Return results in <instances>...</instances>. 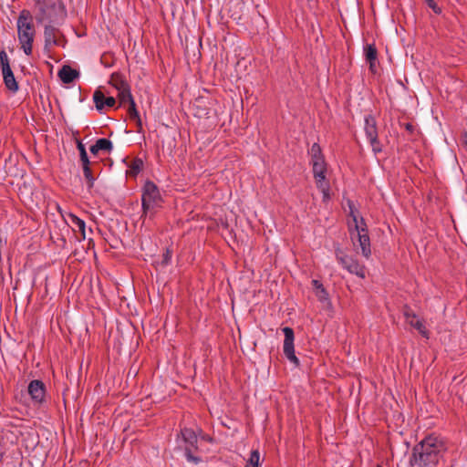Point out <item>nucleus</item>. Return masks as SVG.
Masks as SVG:
<instances>
[{
    "label": "nucleus",
    "instance_id": "f257e3e1",
    "mask_svg": "<svg viewBox=\"0 0 467 467\" xmlns=\"http://www.w3.org/2000/svg\"><path fill=\"white\" fill-rule=\"evenodd\" d=\"M447 450L444 440L435 434L426 436L416 444L410 457L411 467H434Z\"/></svg>",
    "mask_w": 467,
    "mask_h": 467
},
{
    "label": "nucleus",
    "instance_id": "f03ea898",
    "mask_svg": "<svg viewBox=\"0 0 467 467\" xmlns=\"http://www.w3.org/2000/svg\"><path fill=\"white\" fill-rule=\"evenodd\" d=\"M17 40L20 48L26 56L33 54V45L36 36L34 18L28 9H22L16 19Z\"/></svg>",
    "mask_w": 467,
    "mask_h": 467
},
{
    "label": "nucleus",
    "instance_id": "7ed1b4c3",
    "mask_svg": "<svg viewBox=\"0 0 467 467\" xmlns=\"http://www.w3.org/2000/svg\"><path fill=\"white\" fill-rule=\"evenodd\" d=\"M50 8L57 10V15L56 18H50L49 22L44 26L45 52H50L53 47L60 45V36H63V35L61 31L54 26V24H59V22H63L67 17V9L63 1H57L50 5Z\"/></svg>",
    "mask_w": 467,
    "mask_h": 467
},
{
    "label": "nucleus",
    "instance_id": "20e7f679",
    "mask_svg": "<svg viewBox=\"0 0 467 467\" xmlns=\"http://www.w3.org/2000/svg\"><path fill=\"white\" fill-rule=\"evenodd\" d=\"M161 202L162 198L159 188L153 182L147 181L142 188L141 193V217H153L157 209L161 206Z\"/></svg>",
    "mask_w": 467,
    "mask_h": 467
},
{
    "label": "nucleus",
    "instance_id": "39448f33",
    "mask_svg": "<svg viewBox=\"0 0 467 467\" xmlns=\"http://www.w3.org/2000/svg\"><path fill=\"white\" fill-rule=\"evenodd\" d=\"M181 437L184 450V455L189 462L198 464L202 460L195 456L194 452L198 450V437L195 431L191 428H183L181 430Z\"/></svg>",
    "mask_w": 467,
    "mask_h": 467
},
{
    "label": "nucleus",
    "instance_id": "423d86ee",
    "mask_svg": "<svg viewBox=\"0 0 467 467\" xmlns=\"http://www.w3.org/2000/svg\"><path fill=\"white\" fill-rule=\"evenodd\" d=\"M350 215L353 218L354 223H355V231L358 234V241L359 244V246L361 248V253L364 257L367 259L371 254V249H370V240L368 234V229L366 228V223L364 222L363 218H360V223L358 221V217L355 214L352 207L350 206Z\"/></svg>",
    "mask_w": 467,
    "mask_h": 467
},
{
    "label": "nucleus",
    "instance_id": "0eeeda50",
    "mask_svg": "<svg viewBox=\"0 0 467 467\" xmlns=\"http://www.w3.org/2000/svg\"><path fill=\"white\" fill-rule=\"evenodd\" d=\"M0 67L5 88L11 92L16 93L19 86L11 69L7 53L4 49L0 52Z\"/></svg>",
    "mask_w": 467,
    "mask_h": 467
},
{
    "label": "nucleus",
    "instance_id": "6e6552de",
    "mask_svg": "<svg viewBox=\"0 0 467 467\" xmlns=\"http://www.w3.org/2000/svg\"><path fill=\"white\" fill-rule=\"evenodd\" d=\"M336 257L342 267L348 273L365 278V266L360 265L353 256L348 255L338 249L336 251Z\"/></svg>",
    "mask_w": 467,
    "mask_h": 467
},
{
    "label": "nucleus",
    "instance_id": "1a4fd4ad",
    "mask_svg": "<svg viewBox=\"0 0 467 467\" xmlns=\"http://www.w3.org/2000/svg\"><path fill=\"white\" fill-rule=\"evenodd\" d=\"M283 332L285 335L284 345H283L284 355L291 363H293L296 367H298L299 359L297 358V357L295 354V346H294L295 333H294V330L289 327H285L283 328Z\"/></svg>",
    "mask_w": 467,
    "mask_h": 467
},
{
    "label": "nucleus",
    "instance_id": "9d476101",
    "mask_svg": "<svg viewBox=\"0 0 467 467\" xmlns=\"http://www.w3.org/2000/svg\"><path fill=\"white\" fill-rule=\"evenodd\" d=\"M28 394L36 405H41L46 398V385L42 380L33 379L27 387Z\"/></svg>",
    "mask_w": 467,
    "mask_h": 467
},
{
    "label": "nucleus",
    "instance_id": "9b49d317",
    "mask_svg": "<svg viewBox=\"0 0 467 467\" xmlns=\"http://www.w3.org/2000/svg\"><path fill=\"white\" fill-rule=\"evenodd\" d=\"M404 317L406 321L414 328H416L421 336L428 338L429 332L426 329L423 322L418 319L417 315L410 308L406 307L404 310Z\"/></svg>",
    "mask_w": 467,
    "mask_h": 467
},
{
    "label": "nucleus",
    "instance_id": "f8f14e48",
    "mask_svg": "<svg viewBox=\"0 0 467 467\" xmlns=\"http://www.w3.org/2000/svg\"><path fill=\"white\" fill-rule=\"evenodd\" d=\"M312 163V171L314 178L317 182H324L326 180V172H327V163L325 159L320 161H311Z\"/></svg>",
    "mask_w": 467,
    "mask_h": 467
},
{
    "label": "nucleus",
    "instance_id": "ddd939ff",
    "mask_svg": "<svg viewBox=\"0 0 467 467\" xmlns=\"http://www.w3.org/2000/svg\"><path fill=\"white\" fill-rule=\"evenodd\" d=\"M365 125H364V130L366 137L368 140L372 138H377L379 136L378 134V127H377V120L374 116L371 114L366 115L365 119Z\"/></svg>",
    "mask_w": 467,
    "mask_h": 467
},
{
    "label": "nucleus",
    "instance_id": "4468645a",
    "mask_svg": "<svg viewBox=\"0 0 467 467\" xmlns=\"http://www.w3.org/2000/svg\"><path fill=\"white\" fill-rule=\"evenodd\" d=\"M79 75V72L73 69L70 66H63L58 71V77L65 84H69L74 81Z\"/></svg>",
    "mask_w": 467,
    "mask_h": 467
},
{
    "label": "nucleus",
    "instance_id": "2eb2a0df",
    "mask_svg": "<svg viewBox=\"0 0 467 467\" xmlns=\"http://www.w3.org/2000/svg\"><path fill=\"white\" fill-rule=\"evenodd\" d=\"M366 61L369 64V69L374 70L378 59V51L375 44H368L364 47Z\"/></svg>",
    "mask_w": 467,
    "mask_h": 467
},
{
    "label": "nucleus",
    "instance_id": "dca6fc26",
    "mask_svg": "<svg viewBox=\"0 0 467 467\" xmlns=\"http://www.w3.org/2000/svg\"><path fill=\"white\" fill-rule=\"evenodd\" d=\"M113 149L112 142L106 138L99 139L95 144L90 147V152L93 155H97L100 150L109 152Z\"/></svg>",
    "mask_w": 467,
    "mask_h": 467
},
{
    "label": "nucleus",
    "instance_id": "f3484780",
    "mask_svg": "<svg viewBox=\"0 0 467 467\" xmlns=\"http://www.w3.org/2000/svg\"><path fill=\"white\" fill-rule=\"evenodd\" d=\"M117 99H119V107L130 104L134 101L130 88L118 91Z\"/></svg>",
    "mask_w": 467,
    "mask_h": 467
},
{
    "label": "nucleus",
    "instance_id": "a211bd4d",
    "mask_svg": "<svg viewBox=\"0 0 467 467\" xmlns=\"http://www.w3.org/2000/svg\"><path fill=\"white\" fill-rule=\"evenodd\" d=\"M68 218L73 225L78 228V230L80 232L82 239H86V223L84 220L80 219L77 215L73 213L68 214Z\"/></svg>",
    "mask_w": 467,
    "mask_h": 467
},
{
    "label": "nucleus",
    "instance_id": "6ab92c4d",
    "mask_svg": "<svg viewBox=\"0 0 467 467\" xmlns=\"http://www.w3.org/2000/svg\"><path fill=\"white\" fill-rule=\"evenodd\" d=\"M81 164H82L84 177H85V179L87 181L88 188L91 189L94 186V182H95V178L92 175V171H91V168H90L91 162L90 161H87V162H83Z\"/></svg>",
    "mask_w": 467,
    "mask_h": 467
},
{
    "label": "nucleus",
    "instance_id": "aec40b11",
    "mask_svg": "<svg viewBox=\"0 0 467 467\" xmlns=\"http://www.w3.org/2000/svg\"><path fill=\"white\" fill-rule=\"evenodd\" d=\"M93 101L95 103L96 109L99 111H101L105 107V95L104 93L97 89L93 94Z\"/></svg>",
    "mask_w": 467,
    "mask_h": 467
},
{
    "label": "nucleus",
    "instance_id": "412c9836",
    "mask_svg": "<svg viewBox=\"0 0 467 467\" xmlns=\"http://www.w3.org/2000/svg\"><path fill=\"white\" fill-rule=\"evenodd\" d=\"M128 114H129L130 119L131 120H135L138 127L141 128V119H140L139 112L137 110L135 101L129 104Z\"/></svg>",
    "mask_w": 467,
    "mask_h": 467
},
{
    "label": "nucleus",
    "instance_id": "4be33fe9",
    "mask_svg": "<svg viewBox=\"0 0 467 467\" xmlns=\"http://www.w3.org/2000/svg\"><path fill=\"white\" fill-rule=\"evenodd\" d=\"M309 155L311 156V161H320L324 159V156L322 154L321 147L317 143H314L309 151Z\"/></svg>",
    "mask_w": 467,
    "mask_h": 467
},
{
    "label": "nucleus",
    "instance_id": "5701e85b",
    "mask_svg": "<svg viewBox=\"0 0 467 467\" xmlns=\"http://www.w3.org/2000/svg\"><path fill=\"white\" fill-rule=\"evenodd\" d=\"M110 83L116 88L118 91L130 88L129 83L122 79L119 76L115 77L113 75Z\"/></svg>",
    "mask_w": 467,
    "mask_h": 467
},
{
    "label": "nucleus",
    "instance_id": "b1692460",
    "mask_svg": "<svg viewBox=\"0 0 467 467\" xmlns=\"http://www.w3.org/2000/svg\"><path fill=\"white\" fill-rule=\"evenodd\" d=\"M317 187L323 194V201L327 202L330 199L329 195V184L327 181L317 182Z\"/></svg>",
    "mask_w": 467,
    "mask_h": 467
},
{
    "label": "nucleus",
    "instance_id": "393cba45",
    "mask_svg": "<svg viewBox=\"0 0 467 467\" xmlns=\"http://www.w3.org/2000/svg\"><path fill=\"white\" fill-rule=\"evenodd\" d=\"M316 296L317 297L318 301H320L323 304L330 305V299L329 295L325 287L320 288L319 290L316 291Z\"/></svg>",
    "mask_w": 467,
    "mask_h": 467
},
{
    "label": "nucleus",
    "instance_id": "a878e982",
    "mask_svg": "<svg viewBox=\"0 0 467 467\" xmlns=\"http://www.w3.org/2000/svg\"><path fill=\"white\" fill-rule=\"evenodd\" d=\"M36 5H40L39 7V16H36L37 23H42L45 19L46 14H47V8L44 5L46 0H33Z\"/></svg>",
    "mask_w": 467,
    "mask_h": 467
},
{
    "label": "nucleus",
    "instance_id": "bb28decb",
    "mask_svg": "<svg viewBox=\"0 0 467 467\" xmlns=\"http://www.w3.org/2000/svg\"><path fill=\"white\" fill-rule=\"evenodd\" d=\"M129 167L130 169V171L134 175H137L143 168V161L141 159L136 158L132 160Z\"/></svg>",
    "mask_w": 467,
    "mask_h": 467
},
{
    "label": "nucleus",
    "instance_id": "cd10ccee",
    "mask_svg": "<svg viewBox=\"0 0 467 467\" xmlns=\"http://www.w3.org/2000/svg\"><path fill=\"white\" fill-rule=\"evenodd\" d=\"M260 454L258 451H252L245 467H259Z\"/></svg>",
    "mask_w": 467,
    "mask_h": 467
},
{
    "label": "nucleus",
    "instance_id": "c85d7f7f",
    "mask_svg": "<svg viewBox=\"0 0 467 467\" xmlns=\"http://www.w3.org/2000/svg\"><path fill=\"white\" fill-rule=\"evenodd\" d=\"M77 149L79 151V158H80L81 163L90 161L88 159L85 145L80 140H77Z\"/></svg>",
    "mask_w": 467,
    "mask_h": 467
},
{
    "label": "nucleus",
    "instance_id": "c756f323",
    "mask_svg": "<svg viewBox=\"0 0 467 467\" xmlns=\"http://www.w3.org/2000/svg\"><path fill=\"white\" fill-rule=\"evenodd\" d=\"M368 141L372 148V151L375 154L380 153L382 151V146L379 140V136L377 138H372V139L368 140Z\"/></svg>",
    "mask_w": 467,
    "mask_h": 467
},
{
    "label": "nucleus",
    "instance_id": "7c9ffc66",
    "mask_svg": "<svg viewBox=\"0 0 467 467\" xmlns=\"http://www.w3.org/2000/svg\"><path fill=\"white\" fill-rule=\"evenodd\" d=\"M171 257H172L171 250H170L169 248H166V250L162 254L161 265H165V266L170 265L171 262Z\"/></svg>",
    "mask_w": 467,
    "mask_h": 467
},
{
    "label": "nucleus",
    "instance_id": "2f4dec72",
    "mask_svg": "<svg viewBox=\"0 0 467 467\" xmlns=\"http://www.w3.org/2000/svg\"><path fill=\"white\" fill-rule=\"evenodd\" d=\"M427 5L437 15L441 14V8L435 3L434 0H426Z\"/></svg>",
    "mask_w": 467,
    "mask_h": 467
},
{
    "label": "nucleus",
    "instance_id": "473e14b6",
    "mask_svg": "<svg viewBox=\"0 0 467 467\" xmlns=\"http://www.w3.org/2000/svg\"><path fill=\"white\" fill-rule=\"evenodd\" d=\"M115 104H116V99L115 98H113V97L106 98L105 97V106L111 108V107H114Z\"/></svg>",
    "mask_w": 467,
    "mask_h": 467
},
{
    "label": "nucleus",
    "instance_id": "72a5a7b5",
    "mask_svg": "<svg viewBox=\"0 0 467 467\" xmlns=\"http://www.w3.org/2000/svg\"><path fill=\"white\" fill-rule=\"evenodd\" d=\"M312 285H313V287L315 288L316 291L319 290L322 287H324L323 284L320 281L317 280V279L312 280Z\"/></svg>",
    "mask_w": 467,
    "mask_h": 467
},
{
    "label": "nucleus",
    "instance_id": "f704fd0d",
    "mask_svg": "<svg viewBox=\"0 0 467 467\" xmlns=\"http://www.w3.org/2000/svg\"><path fill=\"white\" fill-rule=\"evenodd\" d=\"M406 128H407V130H412V125L411 124H407Z\"/></svg>",
    "mask_w": 467,
    "mask_h": 467
}]
</instances>
